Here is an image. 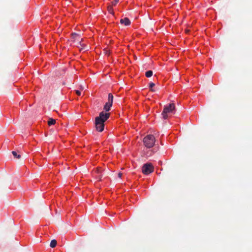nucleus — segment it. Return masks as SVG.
I'll use <instances>...</instances> for the list:
<instances>
[{
  "mask_svg": "<svg viewBox=\"0 0 252 252\" xmlns=\"http://www.w3.org/2000/svg\"><path fill=\"white\" fill-rule=\"evenodd\" d=\"M56 124V120L53 118H49L48 122V124L49 126L55 125Z\"/></svg>",
  "mask_w": 252,
  "mask_h": 252,
  "instance_id": "9",
  "label": "nucleus"
},
{
  "mask_svg": "<svg viewBox=\"0 0 252 252\" xmlns=\"http://www.w3.org/2000/svg\"><path fill=\"white\" fill-rule=\"evenodd\" d=\"M57 244V242L56 240H52L50 244V246L52 248H55Z\"/></svg>",
  "mask_w": 252,
  "mask_h": 252,
  "instance_id": "10",
  "label": "nucleus"
},
{
  "mask_svg": "<svg viewBox=\"0 0 252 252\" xmlns=\"http://www.w3.org/2000/svg\"><path fill=\"white\" fill-rule=\"evenodd\" d=\"M12 155H13V156H14L15 158H18V159L20 158H21V156H20V155H18L16 152H15V151H12Z\"/></svg>",
  "mask_w": 252,
  "mask_h": 252,
  "instance_id": "12",
  "label": "nucleus"
},
{
  "mask_svg": "<svg viewBox=\"0 0 252 252\" xmlns=\"http://www.w3.org/2000/svg\"><path fill=\"white\" fill-rule=\"evenodd\" d=\"M119 1V0H114L112 2V5L114 6L116 5L118 3Z\"/></svg>",
  "mask_w": 252,
  "mask_h": 252,
  "instance_id": "15",
  "label": "nucleus"
},
{
  "mask_svg": "<svg viewBox=\"0 0 252 252\" xmlns=\"http://www.w3.org/2000/svg\"><path fill=\"white\" fill-rule=\"evenodd\" d=\"M102 170L101 169V168L97 167V169H95V174L97 173L99 175L97 177L95 176V179H98V180H100L102 176L101 173H102Z\"/></svg>",
  "mask_w": 252,
  "mask_h": 252,
  "instance_id": "8",
  "label": "nucleus"
},
{
  "mask_svg": "<svg viewBox=\"0 0 252 252\" xmlns=\"http://www.w3.org/2000/svg\"><path fill=\"white\" fill-rule=\"evenodd\" d=\"M122 174H122V173L120 172V173H118V177H119V178H121V177H122Z\"/></svg>",
  "mask_w": 252,
  "mask_h": 252,
  "instance_id": "19",
  "label": "nucleus"
},
{
  "mask_svg": "<svg viewBox=\"0 0 252 252\" xmlns=\"http://www.w3.org/2000/svg\"><path fill=\"white\" fill-rule=\"evenodd\" d=\"M175 109V106L174 103H170L169 105L164 106L163 110L162 112V115L164 119H167L168 118V114L172 113Z\"/></svg>",
  "mask_w": 252,
  "mask_h": 252,
  "instance_id": "5",
  "label": "nucleus"
},
{
  "mask_svg": "<svg viewBox=\"0 0 252 252\" xmlns=\"http://www.w3.org/2000/svg\"><path fill=\"white\" fill-rule=\"evenodd\" d=\"M75 93L77 95H81V91L80 90H75Z\"/></svg>",
  "mask_w": 252,
  "mask_h": 252,
  "instance_id": "17",
  "label": "nucleus"
},
{
  "mask_svg": "<svg viewBox=\"0 0 252 252\" xmlns=\"http://www.w3.org/2000/svg\"><path fill=\"white\" fill-rule=\"evenodd\" d=\"M71 38L73 39V42L75 44V46H76L81 51L84 49V45L83 44H81V42L82 41L83 39L81 38L77 33H72L71 34Z\"/></svg>",
  "mask_w": 252,
  "mask_h": 252,
  "instance_id": "3",
  "label": "nucleus"
},
{
  "mask_svg": "<svg viewBox=\"0 0 252 252\" xmlns=\"http://www.w3.org/2000/svg\"><path fill=\"white\" fill-rule=\"evenodd\" d=\"M155 86V84L154 83H153V82H150L149 83V88H150V90H151V91H152V92L155 91V90L152 89V88L153 87H154Z\"/></svg>",
  "mask_w": 252,
  "mask_h": 252,
  "instance_id": "13",
  "label": "nucleus"
},
{
  "mask_svg": "<svg viewBox=\"0 0 252 252\" xmlns=\"http://www.w3.org/2000/svg\"><path fill=\"white\" fill-rule=\"evenodd\" d=\"M153 75V71L152 70H148L145 72V76L149 78Z\"/></svg>",
  "mask_w": 252,
  "mask_h": 252,
  "instance_id": "11",
  "label": "nucleus"
},
{
  "mask_svg": "<svg viewBox=\"0 0 252 252\" xmlns=\"http://www.w3.org/2000/svg\"><path fill=\"white\" fill-rule=\"evenodd\" d=\"M154 171V167L151 163H147L144 164L142 168V173L144 174L148 175L153 172Z\"/></svg>",
  "mask_w": 252,
  "mask_h": 252,
  "instance_id": "6",
  "label": "nucleus"
},
{
  "mask_svg": "<svg viewBox=\"0 0 252 252\" xmlns=\"http://www.w3.org/2000/svg\"><path fill=\"white\" fill-rule=\"evenodd\" d=\"M120 23L122 24H124L125 26H128L130 24V21L127 18L121 19Z\"/></svg>",
  "mask_w": 252,
  "mask_h": 252,
  "instance_id": "7",
  "label": "nucleus"
},
{
  "mask_svg": "<svg viewBox=\"0 0 252 252\" xmlns=\"http://www.w3.org/2000/svg\"><path fill=\"white\" fill-rule=\"evenodd\" d=\"M108 10L110 13H111L112 14H114V11L113 9L112 8V7L111 6H109L108 7Z\"/></svg>",
  "mask_w": 252,
  "mask_h": 252,
  "instance_id": "14",
  "label": "nucleus"
},
{
  "mask_svg": "<svg viewBox=\"0 0 252 252\" xmlns=\"http://www.w3.org/2000/svg\"><path fill=\"white\" fill-rule=\"evenodd\" d=\"M156 140L154 135L149 134L145 136L143 139V143L145 147L150 148L153 147Z\"/></svg>",
  "mask_w": 252,
  "mask_h": 252,
  "instance_id": "4",
  "label": "nucleus"
},
{
  "mask_svg": "<svg viewBox=\"0 0 252 252\" xmlns=\"http://www.w3.org/2000/svg\"><path fill=\"white\" fill-rule=\"evenodd\" d=\"M96 101L97 102V105H98V107L100 106L102 101L100 99H97Z\"/></svg>",
  "mask_w": 252,
  "mask_h": 252,
  "instance_id": "16",
  "label": "nucleus"
},
{
  "mask_svg": "<svg viewBox=\"0 0 252 252\" xmlns=\"http://www.w3.org/2000/svg\"><path fill=\"white\" fill-rule=\"evenodd\" d=\"M108 119V114L100 112L98 116L95 117V130L102 132L104 129V123Z\"/></svg>",
  "mask_w": 252,
  "mask_h": 252,
  "instance_id": "1",
  "label": "nucleus"
},
{
  "mask_svg": "<svg viewBox=\"0 0 252 252\" xmlns=\"http://www.w3.org/2000/svg\"><path fill=\"white\" fill-rule=\"evenodd\" d=\"M79 89H80V91H82V90H84V87H83V86L80 85V86H79Z\"/></svg>",
  "mask_w": 252,
  "mask_h": 252,
  "instance_id": "18",
  "label": "nucleus"
},
{
  "mask_svg": "<svg viewBox=\"0 0 252 252\" xmlns=\"http://www.w3.org/2000/svg\"><path fill=\"white\" fill-rule=\"evenodd\" d=\"M113 95L111 93L108 94V102H107L103 107V111L101 112L109 114V118L110 117V113L109 111L110 110L111 107L113 105Z\"/></svg>",
  "mask_w": 252,
  "mask_h": 252,
  "instance_id": "2",
  "label": "nucleus"
}]
</instances>
